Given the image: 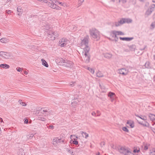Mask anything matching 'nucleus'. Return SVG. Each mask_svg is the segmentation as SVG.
<instances>
[{
    "label": "nucleus",
    "instance_id": "nucleus-16",
    "mask_svg": "<svg viewBox=\"0 0 155 155\" xmlns=\"http://www.w3.org/2000/svg\"><path fill=\"white\" fill-rule=\"evenodd\" d=\"M0 41L3 43H6L8 42L9 40L6 38H3L0 40Z\"/></svg>",
    "mask_w": 155,
    "mask_h": 155
},
{
    "label": "nucleus",
    "instance_id": "nucleus-43",
    "mask_svg": "<svg viewBox=\"0 0 155 155\" xmlns=\"http://www.w3.org/2000/svg\"><path fill=\"white\" fill-rule=\"evenodd\" d=\"M16 70L18 72H20L21 71L22 69L21 68H20V67H17L16 68Z\"/></svg>",
    "mask_w": 155,
    "mask_h": 155
},
{
    "label": "nucleus",
    "instance_id": "nucleus-60",
    "mask_svg": "<svg viewBox=\"0 0 155 155\" xmlns=\"http://www.w3.org/2000/svg\"><path fill=\"white\" fill-rule=\"evenodd\" d=\"M49 127L51 128V129H53L54 128V127L53 126H50Z\"/></svg>",
    "mask_w": 155,
    "mask_h": 155
},
{
    "label": "nucleus",
    "instance_id": "nucleus-61",
    "mask_svg": "<svg viewBox=\"0 0 155 155\" xmlns=\"http://www.w3.org/2000/svg\"><path fill=\"white\" fill-rule=\"evenodd\" d=\"M111 36H112V37L114 38V34H113L112 33V34H111Z\"/></svg>",
    "mask_w": 155,
    "mask_h": 155
},
{
    "label": "nucleus",
    "instance_id": "nucleus-63",
    "mask_svg": "<svg viewBox=\"0 0 155 155\" xmlns=\"http://www.w3.org/2000/svg\"><path fill=\"white\" fill-rule=\"evenodd\" d=\"M3 122V120L1 118L0 120V122L1 123H2Z\"/></svg>",
    "mask_w": 155,
    "mask_h": 155
},
{
    "label": "nucleus",
    "instance_id": "nucleus-64",
    "mask_svg": "<svg viewBox=\"0 0 155 155\" xmlns=\"http://www.w3.org/2000/svg\"><path fill=\"white\" fill-rule=\"evenodd\" d=\"M155 133V129L153 128L152 130Z\"/></svg>",
    "mask_w": 155,
    "mask_h": 155
},
{
    "label": "nucleus",
    "instance_id": "nucleus-6",
    "mask_svg": "<svg viewBox=\"0 0 155 155\" xmlns=\"http://www.w3.org/2000/svg\"><path fill=\"white\" fill-rule=\"evenodd\" d=\"M119 151L120 153L125 155H131L132 154L129 149L126 147H121Z\"/></svg>",
    "mask_w": 155,
    "mask_h": 155
},
{
    "label": "nucleus",
    "instance_id": "nucleus-7",
    "mask_svg": "<svg viewBox=\"0 0 155 155\" xmlns=\"http://www.w3.org/2000/svg\"><path fill=\"white\" fill-rule=\"evenodd\" d=\"M0 56L5 59H12L13 57L12 54L4 51L0 52Z\"/></svg>",
    "mask_w": 155,
    "mask_h": 155
},
{
    "label": "nucleus",
    "instance_id": "nucleus-37",
    "mask_svg": "<svg viewBox=\"0 0 155 155\" xmlns=\"http://www.w3.org/2000/svg\"><path fill=\"white\" fill-rule=\"evenodd\" d=\"M122 130L124 131H125L126 132H129V130L126 127H123V128H122Z\"/></svg>",
    "mask_w": 155,
    "mask_h": 155
},
{
    "label": "nucleus",
    "instance_id": "nucleus-23",
    "mask_svg": "<svg viewBox=\"0 0 155 155\" xmlns=\"http://www.w3.org/2000/svg\"><path fill=\"white\" fill-rule=\"evenodd\" d=\"M41 60L42 62V65H44L46 67H48V65L47 62L44 59H42Z\"/></svg>",
    "mask_w": 155,
    "mask_h": 155
},
{
    "label": "nucleus",
    "instance_id": "nucleus-35",
    "mask_svg": "<svg viewBox=\"0 0 155 155\" xmlns=\"http://www.w3.org/2000/svg\"><path fill=\"white\" fill-rule=\"evenodd\" d=\"M150 63L149 61H147L145 64V66L147 68H149V67Z\"/></svg>",
    "mask_w": 155,
    "mask_h": 155
},
{
    "label": "nucleus",
    "instance_id": "nucleus-14",
    "mask_svg": "<svg viewBox=\"0 0 155 155\" xmlns=\"http://www.w3.org/2000/svg\"><path fill=\"white\" fill-rule=\"evenodd\" d=\"M120 39L123 41H130L133 39L134 38L133 37L131 38H127V37H124L122 38L120 37L119 38Z\"/></svg>",
    "mask_w": 155,
    "mask_h": 155
},
{
    "label": "nucleus",
    "instance_id": "nucleus-31",
    "mask_svg": "<svg viewBox=\"0 0 155 155\" xmlns=\"http://www.w3.org/2000/svg\"><path fill=\"white\" fill-rule=\"evenodd\" d=\"M38 119L42 121H45L46 120V119L44 118V117L41 116H39L38 117Z\"/></svg>",
    "mask_w": 155,
    "mask_h": 155
},
{
    "label": "nucleus",
    "instance_id": "nucleus-42",
    "mask_svg": "<svg viewBox=\"0 0 155 155\" xmlns=\"http://www.w3.org/2000/svg\"><path fill=\"white\" fill-rule=\"evenodd\" d=\"M73 142L74 144H75V145H78V141L77 140H74L73 141Z\"/></svg>",
    "mask_w": 155,
    "mask_h": 155
},
{
    "label": "nucleus",
    "instance_id": "nucleus-20",
    "mask_svg": "<svg viewBox=\"0 0 155 155\" xmlns=\"http://www.w3.org/2000/svg\"><path fill=\"white\" fill-rule=\"evenodd\" d=\"M81 133L82 134V136L83 137H85V138L86 139H87L88 137V134L85 132H84L82 131H81Z\"/></svg>",
    "mask_w": 155,
    "mask_h": 155
},
{
    "label": "nucleus",
    "instance_id": "nucleus-3",
    "mask_svg": "<svg viewBox=\"0 0 155 155\" xmlns=\"http://www.w3.org/2000/svg\"><path fill=\"white\" fill-rule=\"evenodd\" d=\"M50 2L48 3V5L50 7L57 10H60L61 8L57 5L58 4H61V5H63V4L62 2H60L56 0H49Z\"/></svg>",
    "mask_w": 155,
    "mask_h": 155
},
{
    "label": "nucleus",
    "instance_id": "nucleus-13",
    "mask_svg": "<svg viewBox=\"0 0 155 155\" xmlns=\"http://www.w3.org/2000/svg\"><path fill=\"white\" fill-rule=\"evenodd\" d=\"M113 34L115 35V37H116V35H123L124 33L121 31H112Z\"/></svg>",
    "mask_w": 155,
    "mask_h": 155
},
{
    "label": "nucleus",
    "instance_id": "nucleus-1",
    "mask_svg": "<svg viewBox=\"0 0 155 155\" xmlns=\"http://www.w3.org/2000/svg\"><path fill=\"white\" fill-rule=\"evenodd\" d=\"M89 39V36L87 35L82 40L80 44L81 48L83 49L82 52V60L86 63H89L90 59V48L88 46Z\"/></svg>",
    "mask_w": 155,
    "mask_h": 155
},
{
    "label": "nucleus",
    "instance_id": "nucleus-25",
    "mask_svg": "<svg viewBox=\"0 0 155 155\" xmlns=\"http://www.w3.org/2000/svg\"><path fill=\"white\" fill-rule=\"evenodd\" d=\"M0 66L1 67L3 68H8L10 66L9 65L6 64H2L0 65Z\"/></svg>",
    "mask_w": 155,
    "mask_h": 155
},
{
    "label": "nucleus",
    "instance_id": "nucleus-11",
    "mask_svg": "<svg viewBox=\"0 0 155 155\" xmlns=\"http://www.w3.org/2000/svg\"><path fill=\"white\" fill-rule=\"evenodd\" d=\"M118 73L120 74L126 75L127 74L126 70L124 68H122L118 70Z\"/></svg>",
    "mask_w": 155,
    "mask_h": 155
},
{
    "label": "nucleus",
    "instance_id": "nucleus-44",
    "mask_svg": "<svg viewBox=\"0 0 155 155\" xmlns=\"http://www.w3.org/2000/svg\"><path fill=\"white\" fill-rule=\"evenodd\" d=\"M105 142H102L101 143V147H103L105 144Z\"/></svg>",
    "mask_w": 155,
    "mask_h": 155
},
{
    "label": "nucleus",
    "instance_id": "nucleus-50",
    "mask_svg": "<svg viewBox=\"0 0 155 155\" xmlns=\"http://www.w3.org/2000/svg\"><path fill=\"white\" fill-rule=\"evenodd\" d=\"M139 151V150H137L136 149H134V151H133V152L134 153H138V152Z\"/></svg>",
    "mask_w": 155,
    "mask_h": 155
},
{
    "label": "nucleus",
    "instance_id": "nucleus-15",
    "mask_svg": "<svg viewBox=\"0 0 155 155\" xmlns=\"http://www.w3.org/2000/svg\"><path fill=\"white\" fill-rule=\"evenodd\" d=\"M153 9H152L151 8H150V9H148L146 11L145 15L147 16L150 15L152 12L153 11Z\"/></svg>",
    "mask_w": 155,
    "mask_h": 155
},
{
    "label": "nucleus",
    "instance_id": "nucleus-48",
    "mask_svg": "<svg viewBox=\"0 0 155 155\" xmlns=\"http://www.w3.org/2000/svg\"><path fill=\"white\" fill-rule=\"evenodd\" d=\"M67 151H68V152H70V153H71V148H67L66 149Z\"/></svg>",
    "mask_w": 155,
    "mask_h": 155
},
{
    "label": "nucleus",
    "instance_id": "nucleus-28",
    "mask_svg": "<svg viewBox=\"0 0 155 155\" xmlns=\"http://www.w3.org/2000/svg\"><path fill=\"white\" fill-rule=\"evenodd\" d=\"M100 87L102 90H103V91L104 92L106 91V88L105 86L103 84H100Z\"/></svg>",
    "mask_w": 155,
    "mask_h": 155
},
{
    "label": "nucleus",
    "instance_id": "nucleus-27",
    "mask_svg": "<svg viewBox=\"0 0 155 155\" xmlns=\"http://www.w3.org/2000/svg\"><path fill=\"white\" fill-rule=\"evenodd\" d=\"M52 34H53V39H54L55 38L58 37V34L57 32H52Z\"/></svg>",
    "mask_w": 155,
    "mask_h": 155
},
{
    "label": "nucleus",
    "instance_id": "nucleus-52",
    "mask_svg": "<svg viewBox=\"0 0 155 155\" xmlns=\"http://www.w3.org/2000/svg\"><path fill=\"white\" fill-rule=\"evenodd\" d=\"M155 5L154 4H153L151 5V7L150 8H151L152 9L154 8H155Z\"/></svg>",
    "mask_w": 155,
    "mask_h": 155
},
{
    "label": "nucleus",
    "instance_id": "nucleus-47",
    "mask_svg": "<svg viewBox=\"0 0 155 155\" xmlns=\"http://www.w3.org/2000/svg\"><path fill=\"white\" fill-rule=\"evenodd\" d=\"M97 116H100V115L101 114V113L100 111H99V110H97Z\"/></svg>",
    "mask_w": 155,
    "mask_h": 155
},
{
    "label": "nucleus",
    "instance_id": "nucleus-8",
    "mask_svg": "<svg viewBox=\"0 0 155 155\" xmlns=\"http://www.w3.org/2000/svg\"><path fill=\"white\" fill-rule=\"evenodd\" d=\"M70 43L68 40L66 38H62L59 42V45L61 47H65L67 45H68Z\"/></svg>",
    "mask_w": 155,
    "mask_h": 155
},
{
    "label": "nucleus",
    "instance_id": "nucleus-56",
    "mask_svg": "<svg viewBox=\"0 0 155 155\" xmlns=\"http://www.w3.org/2000/svg\"><path fill=\"white\" fill-rule=\"evenodd\" d=\"M79 1L81 3V4H79L80 5L81 4V3L84 1V0H79Z\"/></svg>",
    "mask_w": 155,
    "mask_h": 155
},
{
    "label": "nucleus",
    "instance_id": "nucleus-24",
    "mask_svg": "<svg viewBox=\"0 0 155 155\" xmlns=\"http://www.w3.org/2000/svg\"><path fill=\"white\" fill-rule=\"evenodd\" d=\"M150 119L152 121H153L155 120V115L152 114H150L149 115Z\"/></svg>",
    "mask_w": 155,
    "mask_h": 155
},
{
    "label": "nucleus",
    "instance_id": "nucleus-33",
    "mask_svg": "<svg viewBox=\"0 0 155 155\" xmlns=\"http://www.w3.org/2000/svg\"><path fill=\"white\" fill-rule=\"evenodd\" d=\"M65 142L64 139L63 138H59V143H64Z\"/></svg>",
    "mask_w": 155,
    "mask_h": 155
},
{
    "label": "nucleus",
    "instance_id": "nucleus-40",
    "mask_svg": "<svg viewBox=\"0 0 155 155\" xmlns=\"http://www.w3.org/2000/svg\"><path fill=\"white\" fill-rule=\"evenodd\" d=\"M28 139H31L33 137V136L31 135H27Z\"/></svg>",
    "mask_w": 155,
    "mask_h": 155
},
{
    "label": "nucleus",
    "instance_id": "nucleus-36",
    "mask_svg": "<svg viewBox=\"0 0 155 155\" xmlns=\"http://www.w3.org/2000/svg\"><path fill=\"white\" fill-rule=\"evenodd\" d=\"M27 135H25L24 136H23L22 137V139L24 141H26L28 139Z\"/></svg>",
    "mask_w": 155,
    "mask_h": 155
},
{
    "label": "nucleus",
    "instance_id": "nucleus-29",
    "mask_svg": "<svg viewBox=\"0 0 155 155\" xmlns=\"http://www.w3.org/2000/svg\"><path fill=\"white\" fill-rule=\"evenodd\" d=\"M85 68L86 69L88 70L92 74H94V70L93 69H92L90 67H87V66Z\"/></svg>",
    "mask_w": 155,
    "mask_h": 155
},
{
    "label": "nucleus",
    "instance_id": "nucleus-46",
    "mask_svg": "<svg viewBox=\"0 0 155 155\" xmlns=\"http://www.w3.org/2000/svg\"><path fill=\"white\" fill-rule=\"evenodd\" d=\"M77 28V27L76 26L74 25L73 26L72 29V30H73L74 31L75 30H76Z\"/></svg>",
    "mask_w": 155,
    "mask_h": 155
},
{
    "label": "nucleus",
    "instance_id": "nucleus-38",
    "mask_svg": "<svg viewBox=\"0 0 155 155\" xmlns=\"http://www.w3.org/2000/svg\"><path fill=\"white\" fill-rule=\"evenodd\" d=\"M151 26L152 27V29H153L155 27V21L154 22L152 23L151 24Z\"/></svg>",
    "mask_w": 155,
    "mask_h": 155
},
{
    "label": "nucleus",
    "instance_id": "nucleus-53",
    "mask_svg": "<svg viewBox=\"0 0 155 155\" xmlns=\"http://www.w3.org/2000/svg\"><path fill=\"white\" fill-rule=\"evenodd\" d=\"M148 148V147L147 146H145L144 147V150H147Z\"/></svg>",
    "mask_w": 155,
    "mask_h": 155
},
{
    "label": "nucleus",
    "instance_id": "nucleus-12",
    "mask_svg": "<svg viewBox=\"0 0 155 155\" xmlns=\"http://www.w3.org/2000/svg\"><path fill=\"white\" fill-rule=\"evenodd\" d=\"M53 143L54 145H57V144H59V138L55 137L52 140Z\"/></svg>",
    "mask_w": 155,
    "mask_h": 155
},
{
    "label": "nucleus",
    "instance_id": "nucleus-39",
    "mask_svg": "<svg viewBox=\"0 0 155 155\" xmlns=\"http://www.w3.org/2000/svg\"><path fill=\"white\" fill-rule=\"evenodd\" d=\"M137 116L139 117V118H140L143 120H146V117H140V116H137V115H136Z\"/></svg>",
    "mask_w": 155,
    "mask_h": 155
},
{
    "label": "nucleus",
    "instance_id": "nucleus-62",
    "mask_svg": "<svg viewBox=\"0 0 155 155\" xmlns=\"http://www.w3.org/2000/svg\"><path fill=\"white\" fill-rule=\"evenodd\" d=\"M19 103L20 104V103H21L22 102V100H19L18 101Z\"/></svg>",
    "mask_w": 155,
    "mask_h": 155
},
{
    "label": "nucleus",
    "instance_id": "nucleus-19",
    "mask_svg": "<svg viewBox=\"0 0 155 155\" xmlns=\"http://www.w3.org/2000/svg\"><path fill=\"white\" fill-rule=\"evenodd\" d=\"M79 102V101L78 99H74L72 100V102L71 103V105L73 107H75V106H74L73 104H77Z\"/></svg>",
    "mask_w": 155,
    "mask_h": 155
},
{
    "label": "nucleus",
    "instance_id": "nucleus-2",
    "mask_svg": "<svg viewBox=\"0 0 155 155\" xmlns=\"http://www.w3.org/2000/svg\"><path fill=\"white\" fill-rule=\"evenodd\" d=\"M89 32L91 36L96 41H98L100 39V33L95 28H93L90 29Z\"/></svg>",
    "mask_w": 155,
    "mask_h": 155
},
{
    "label": "nucleus",
    "instance_id": "nucleus-22",
    "mask_svg": "<svg viewBox=\"0 0 155 155\" xmlns=\"http://www.w3.org/2000/svg\"><path fill=\"white\" fill-rule=\"evenodd\" d=\"M104 56L107 58L110 59L112 57V55L111 54L106 53L104 54Z\"/></svg>",
    "mask_w": 155,
    "mask_h": 155
},
{
    "label": "nucleus",
    "instance_id": "nucleus-18",
    "mask_svg": "<svg viewBox=\"0 0 155 155\" xmlns=\"http://www.w3.org/2000/svg\"><path fill=\"white\" fill-rule=\"evenodd\" d=\"M127 124L129 125L131 128H133L134 127V122L131 120L128 121Z\"/></svg>",
    "mask_w": 155,
    "mask_h": 155
},
{
    "label": "nucleus",
    "instance_id": "nucleus-17",
    "mask_svg": "<svg viewBox=\"0 0 155 155\" xmlns=\"http://www.w3.org/2000/svg\"><path fill=\"white\" fill-rule=\"evenodd\" d=\"M128 47L130 50L131 51H134L136 48V46L135 45L128 46Z\"/></svg>",
    "mask_w": 155,
    "mask_h": 155
},
{
    "label": "nucleus",
    "instance_id": "nucleus-58",
    "mask_svg": "<svg viewBox=\"0 0 155 155\" xmlns=\"http://www.w3.org/2000/svg\"><path fill=\"white\" fill-rule=\"evenodd\" d=\"M49 2H50V1L49 0ZM44 2H45V3H48H48L49 2L48 1H47V0H45V1H44Z\"/></svg>",
    "mask_w": 155,
    "mask_h": 155
},
{
    "label": "nucleus",
    "instance_id": "nucleus-45",
    "mask_svg": "<svg viewBox=\"0 0 155 155\" xmlns=\"http://www.w3.org/2000/svg\"><path fill=\"white\" fill-rule=\"evenodd\" d=\"M150 155H155V151H153L150 153Z\"/></svg>",
    "mask_w": 155,
    "mask_h": 155
},
{
    "label": "nucleus",
    "instance_id": "nucleus-26",
    "mask_svg": "<svg viewBox=\"0 0 155 155\" xmlns=\"http://www.w3.org/2000/svg\"><path fill=\"white\" fill-rule=\"evenodd\" d=\"M17 11L18 13V15H22L23 12V10L21 8H17Z\"/></svg>",
    "mask_w": 155,
    "mask_h": 155
},
{
    "label": "nucleus",
    "instance_id": "nucleus-5",
    "mask_svg": "<svg viewBox=\"0 0 155 155\" xmlns=\"http://www.w3.org/2000/svg\"><path fill=\"white\" fill-rule=\"evenodd\" d=\"M132 20L129 18H122L118 22H115L114 24L116 27L121 25L125 23H130L131 22Z\"/></svg>",
    "mask_w": 155,
    "mask_h": 155
},
{
    "label": "nucleus",
    "instance_id": "nucleus-49",
    "mask_svg": "<svg viewBox=\"0 0 155 155\" xmlns=\"http://www.w3.org/2000/svg\"><path fill=\"white\" fill-rule=\"evenodd\" d=\"M75 82H72L71 83V84H70V86H73V85H74L75 84Z\"/></svg>",
    "mask_w": 155,
    "mask_h": 155
},
{
    "label": "nucleus",
    "instance_id": "nucleus-32",
    "mask_svg": "<svg viewBox=\"0 0 155 155\" xmlns=\"http://www.w3.org/2000/svg\"><path fill=\"white\" fill-rule=\"evenodd\" d=\"M114 39L112 40V41H114L116 42H117L118 41V38L117 37V35H116V37H115V35L114 34Z\"/></svg>",
    "mask_w": 155,
    "mask_h": 155
},
{
    "label": "nucleus",
    "instance_id": "nucleus-10",
    "mask_svg": "<svg viewBox=\"0 0 155 155\" xmlns=\"http://www.w3.org/2000/svg\"><path fill=\"white\" fill-rule=\"evenodd\" d=\"M18 155H25V153L23 149L21 148L18 149L17 151Z\"/></svg>",
    "mask_w": 155,
    "mask_h": 155
},
{
    "label": "nucleus",
    "instance_id": "nucleus-55",
    "mask_svg": "<svg viewBox=\"0 0 155 155\" xmlns=\"http://www.w3.org/2000/svg\"><path fill=\"white\" fill-rule=\"evenodd\" d=\"M121 0V2H122L123 3H126L127 1V0Z\"/></svg>",
    "mask_w": 155,
    "mask_h": 155
},
{
    "label": "nucleus",
    "instance_id": "nucleus-30",
    "mask_svg": "<svg viewBox=\"0 0 155 155\" xmlns=\"http://www.w3.org/2000/svg\"><path fill=\"white\" fill-rule=\"evenodd\" d=\"M96 76L98 77H101L103 76V74L100 71H98L96 74Z\"/></svg>",
    "mask_w": 155,
    "mask_h": 155
},
{
    "label": "nucleus",
    "instance_id": "nucleus-9",
    "mask_svg": "<svg viewBox=\"0 0 155 155\" xmlns=\"http://www.w3.org/2000/svg\"><path fill=\"white\" fill-rule=\"evenodd\" d=\"M108 96L110 97L111 102H113L114 101L115 97V95L114 93L110 92L108 93Z\"/></svg>",
    "mask_w": 155,
    "mask_h": 155
},
{
    "label": "nucleus",
    "instance_id": "nucleus-21",
    "mask_svg": "<svg viewBox=\"0 0 155 155\" xmlns=\"http://www.w3.org/2000/svg\"><path fill=\"white\" fill-rule=\"evenodd\" d=\"M48 109H47L45 108H43L41 109V113L42 112V111L46 113L45 114L46 115H48Z\"/></svg>",
    "mask_w": 155,
    "mask_h": 155
},
{
    "label": "nucleus",
    "instance_id": "nucleus-34",
    "mask_svg": "<svg viewBox=\"0 0 155 155\" xmlns=\"http://www.w3.org/2000/svg\"><path fill=\"white\" fill-rule=\"evenodd\" d=\"M48 37L52 39H53V34H52V32L51 33H49L48 34Z\"/></svg>",
    "mask_w": 155,
    "mask_h": 155
},
{
    "label": "nucleus",
    "instance_id": "nucleus-54",
    "mask_svg": "<svg viewBox=\"0 0 155 155\" xmlns=\"http://www.w3.org/2000/svg\"><path fill=\"white\" fill-rule=\"evenodd\" d=\"M96 114L94 112H93L91 114L93 116H94L96 115Z\"/></svg>",
    "mask_w": 155,
    "mask_h": 155
},
{
    "label": "nucleus",
    "instance_id": "nucleus-57",
    "mask_svg": "<svg viewBox=\"0 0 155 155\" xmlns=\"http://www.w3.org/2000/svg\"><path fill=\"white\" fill-rule=\"evenodd\" d=\"M10 10H8V11H7V14H9L10 13Z\"/></svg>",
    "mask_w": 155,
    "mask_h": 155
},
{
    "label": "nucleus",
    "instance_id": "nucleus-51",
    "mask_svg": "<svg viewBox=\"0 0 155 155\" xmlns=\"http://www.w3.org/2000/svg\"><path fill=\"white\" fill-rule=\"evenodd\" d=\"M24 122L25 124H28V119H25L24 121Z\"/></svg>",
    "mask_w": 155,
    "mask_h": 155
},
{
    "label": "nucleus",
    "instance_id": "nucleus-4",
    "mask_svg": "<svg viewBox=\"0 0 155 155\" xmlns=\"http://www.w3.org/2000/svg\"><path fill=\"white\" fill-rule=\"evenodd\" d=\"M59 64L66 67L71 68L73 66V63L71 61L61 59L59 62Z\"/></svg>",
    "mask_w": 155,
    "mask_h": 155
},
{
    "label": "nucleus",
    "instance_id": "nucleus-59",
    "mask_svg": "<svg viewBox=\"0 0 155 155\" xmlns=\"http://www.w3.org/2000/svg\"><path fill=\"white\" fill-rule=\"evenodd\" d=\"M139 123L140 124H141L142 125H143L145 126H147V125L146 124H142L141 123Z\"/></svg>",
    "mask_w": 155,
    "mask_h": 155
},
{
    "label": "nucleus",
    "instance_id": "nucleus-41",
    "mask_svg": "<svg viewBox=\"0 0 155 155\" xmlns=\"http://www.w3.org/2000/svg\"><path fill=\"white\" fill-rule=\"evenodd\" d=\"M20 104L23 106H25L26 105V104L25 102H22L21 103H20Z\"/></svg>",
    "mask_w": 155,
    "mask_h": 155
}]
</instances>
